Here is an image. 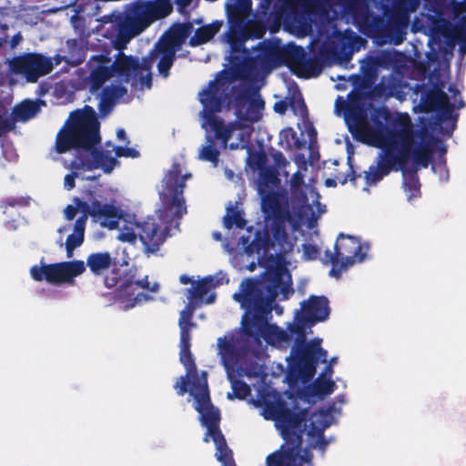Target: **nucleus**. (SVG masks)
Wrapping results in <instances>:
<instances>
[{
  "label": "nucleus",
  "mask_w": 466,
  "mask_h": 466,
  "mask_svg": "<svg viewBox=\"0 0 466 466\" xmlns=\"http://www.w3.org/2000/svg\"><path fill=\"white\" fill-rule=\"evenodd\" d=\"M378 129L375 134L385 144V147L378 157L376 165H371L365 171L368 186L376 185L390 171L403 169L412 156L413 162L422 167H428L432 161V149L428 144H416L415 138L423 139L425 134L415 130L407 113L399 114L387 127L382 121L373 119Z\"/></svg>",
  "instance_id": "1"
},
{
  "label": "nucleus",
  "mask_w": 466,
  "mask_h": 466,
  "mask_svg": "<svg viewBox=\"0 0 466 466\" xmlns=\"http://www.w3.org/2000/svg\"><path fill=\"white\" fill-rule=\"evenodd\" d=\"M86 108L91 111L90 116L80 112L71 115L69 125L58 132L56 151L64 154L71 149H82L88 153L87 157L81 158V166L85 170L100 168L104 173L110 174L119 162L109 151L97 147L101 142L100 124L94 110L87 106Z\"/></svg>",
  "instance_id": "2"
},
{
  "label": "nucleus",
  "mask_w": 466,
  "mask_h": 466,
  "mask_svg": "<svg viewBox=\"0 0 466 466\" xmlns=\"http://www.w3.org/2000/svg\"><path fill=\"white\" fill-rule=\"evenodd\" d=\"M261 211L269 229L257 231L253 240L247 245L248 255H267L274 250L276 256H284L293 249V243L286 229V221L290 218L289 195L285 189L268 190L258 194Z\"/></svg>",
  "instance_id": "3"
},
{
  "label": "nucleus",
  "mask_w": 466,
  "mask_h": 466,
  "mask_svg": "<svg viewBox=\"0 0 466 466\" xmlns=\"http://www.w3.org/2000/svg\"><path fill=\"white\" fill-rule=\"evenodd\" d=\"M272 414L279 423L284 443L280 448L268 454L266 466H312L313 454L309 449H302V422L306 410L294 411L285 403L273 407Z\"/></svg>",
  "instance_id": "4"
},
{
  "label": "nucleus",
  "mask_w": 466,
  "mask_h": 466,
  "mask_svg": "<svg viewBox=\"0 0 466 466\" xmlns=\"http://www.w3.org/2000/svg\"><path fill=\"white\" fill-rule=\"evenodd\" d=\"M228 97V85L219 76L210 80L208 86L198 93V100L203 106L199 112L202 128L207 132H213L214 137L225 145L231 139L236 127L234 123L226 125L216 114L223 110Z\"/></svg>",
  "instance_id": "5"
},
{
  "label": "nucleus",
  "mask_w": 466,
  "mask_h": 466,
  "mask_svg": "<svg viewBox=\"0 0 466 466\" xmlns=\"http://www.w3.org/2000/svg\"><path fill=\"white\" fill-rule=\"evenodd\" d=\"M240 305L246 309L241 322L245 337L257 344L260 343L261 339L271 346L282 347L290 343V335L287 330L276 324L268 323L272 309L261 298L257 301V305Z\"/></svg>",
  "instance_id": "6"
},
{
  "label": "nucleus",
  "mask_w": 466,
  "mask_h": 466,
  "mask_svg": "<svg viewBox=\"0 0 466 466\" xmlns=\"http://www.w3.org/2000/svg\"><path fill=\"white\" fill-rule=\"evenodd\" d=\"M173 10L170 0H137L128 5L118 25L119 35L135 37L156 20L165 18Z\"/></svg>",
  "instance_id": "7"
},
{
  "label": "nucleus",
  "mask_w": 466,
  "mask_h": 466,
  "mask_svg": "<svg viewBox=\"0 0 466 466\" xmlns=\"http://www.w3.org/2000/svg\"><path fill=\"white\" fill-rule=\"evenodd\" d=\"M289 281H284L283 274L279 271L268 274L263 280L246 279L240 284L241 291L235 293L233 299L240 304L257 305L261 297V299L272 308L279 293H281L284 299H288L289 294L294 292L289 275Z\"/></svg>",
  "instance_id": "8"
},
{
  "label": "nucleus",
  "mask_w": 466,
  "mask_h": 466,
  "mask_svg": "<svg viewBox=\"0 0 466 466\" xmlns=\"http://www.w3.org/2000/svg\"><path fill=\"white\" fill-rule=\"evenodd\" d=\"M321 339L315 338L308 342L293 345L287 358L289 374L307 382L313 379L317 365L327 362L328 352L321 347Z\"/></svg>",
  "instance_id": "9"
},
{
  "label": "nucleus",
  "mask_w": 466,
  "mask_h": 466,
  "mask_svg": "<svg viewBox=\"0 0 466 466\" xmlns=\"http://www.w3.org/2000/svg\"><path fill=\"white\" fill-rule=\"evenodd\" d=\"M190 395L195 399V410L200 414V422L207 428V432L203 438L205 442H208L209 438L213 442L225 439L220 428V411L216 408L210 400L208 385V373L203 371L201 378H195L192 381V390Z\"/></svg>",
  "instance_id": "10"
},
{
  "label": "nucleus",
  "mask_w": 466,
  "mask_h": 466,
  "mask_svg": "<svg viewBox=\"0 0 466 466\" xmlns=\"http://www.w3.org/2000/svg\"><path fill=\"white\" fill-rule=\"evenodd\" d=\"M365 258L366 253L362 252L359 238L339 233L334 245V252L325 251L324 263L332 265L329 275L339 279L342 271L356 263L362 262Z\"/></svg>",
  "instance_id": "11"
},
{
  "label": "nucleus",
  "mask_w": 466,
  "mask_h": 466,
  "mask_svg": "<svg viewBox=\"0 0 466 466\" xmlns=\"http://www.w3.org/2000/svg\"><path fill=\"white\" fill-rule=\"evenodd\" d=\"M191 174L181 176L180 165L175 163L168 172L165 190L160 195L162 201L161 214L167 222L176 218H182L187 213L186 201L183 197L187 178Z\"/></svg>",
  "instance_id": "12"
},
{
  "label": "nucleus",
  "mask_w": 466,
  "mask_h": 466,
  "mask_svg": "<svg viewBox=\"0 0 466 466\" xmlns=\"http://www.w3.org/2000/svg\"><path fill=\"white\" fill-rule=\"evenodd\" d=\"M159 219L165 224L164 228L161 227L154 217H147L145 220L137 221L135 223L136 231L130 235L131 239H135L138 237L143 245L144 253L147 257L156 254L159 250L169 235L171 227L174 226V228H178L181 218H176L170 222H167L162 217L160 208Z\"/></svg>",
  "instance_id": "13"
},
{
  "label": "nucleus",
  "mask_w": 466,
  "mask_h": 466,
  "mask_svg": "<svg viewBox=\"0 0 466 466\" xmlns=\"http://www.w3.org/2000/svg\"><path fill=\"white\" fill-rule=\"evenodd\" d=\"M86 270L83 260H71L59 263L34 265L30 268V275L35 281L46 280L48 283L58 285L62 283H74V279Z\"/></svg>",
  "instance_id": "14"
},
{
  "label": "nucleus",
  "mask_w": 466,
  "mask_h": 466,
  "mask_svg": "<svg viewBox=\"0 0 466 466\" xmlns=\"http://www.w3.org/2000/svg\"><path fill=\"white\" fill-rule=\"evenodd\" d=\"M53 63L50 57L40 53H24L14 56L8 62L9 71L17 76H22L29 83H35L44 76L53 70Z\"/></svg>",
  "instance_id": "15"
},
{
  "label": "nucleus",
  "mask_w": 466,
  "mask_h": 466,
  "mask_svg": "<svg viewBox=\"0 0 466 466\" xmlns=\"http://www.w3.org/2000/svg\"><path fill=\"white\" fill-rule=\"evenodd\" d=\"M143 289L151 292H157L158 284L155 283L150 286L148 277L145 276L143 279L137 278V268L132 266L124 271L120 270V288L115 290V297L120 300L132 301L131 307L143 300H147L150 297L143 292L135 295L136 290Z\"/></svg>",
  "instance_id": "16"
},
{
  "label": "nucleus",
  "mask_w": 466,
  "mask_h": 466,
  "mask_svg": "<svg viewBox=\"0 0 466 466\" xmlns=\"http://www.w3.org/2000/svg\"><path fill=\"white\" fill-rule=\"evenodd\" d=\"M114 76H117L122 82L131 84L132 86L143 89L151 88V73L146 76H139V58L137 56H127L119 51L114 62H111Z\"/></svg>",
  "instance_id": "17"
},
{
  "label": "nucleus",
  "mask_w": 466,
  "mask_h": 466,
  "mask_svg": "<svg viewBox=\"0 0 466 466\" xmlns=\"http://www.w3.org/2000/svg\"><path fill=\"white\" fill-rule=\"evenodd\" d=\"M410 23V17L407 13L394 12L388 16L387 24L383 17L374 15L372 24L369 25V32H380L386 29L387 35L395 45L401 44L406 35V29Z\"/></svg>",
  "instance_id": "18"
},
{
  "label": "nucleus",
  "mask_w": 466,
  "mask_h": 466,
  "mask_svg": "<svg viewBox=\"0 0 466 466\" xmlns=\"http://www.w3.org/2000/svg\"><path fill=\"white\" fill-rule=\"evenodd\" d=\"M239 339L234 335L220 337L218 339V354L227 372H238L242 374L241 359L243 352L238 347Z\"/></svg>",
  "instance_id": "19"
},
{
  "label": "nucleus",
  "mask_w": 466,
  "mask_h": 466,
  "mask_svg": "<svg viewBox=\"0 0 466 466\" xmlns=\"http://www.w3.org/2000/svg\"><path fill=\"white\" fill-rule=\"evenodd\" d=\"M86 66L89 69V91L92 94L98 92L104 84L114 76L111 58L107 55L92 56Z\"/></svg>",
  "instance_id": "20"
},
{
  "label": "nucleus",
  "mask_w": 466,
  "mask_h": 466,
  "mask_svg": "<svg viewBox=\"0 0 466 466\" xmlns=\"http://www.w3.org/2000/svg\"><path fill=\"white\" fill-rule=\"evenodd\" d=\"M309 326L326 320L330 313L329 299L325 296L311 295L308 300L301 303V312H299Z\"/></svg>",
  "instance_id": "21"
},
{
  "label": "nucleus",
  "mask_w": 466,
  "mask_h": 466,
  "mask_svg": "<svg viewBox=\"0 0 466 466\" xmlns=\"http://www.w3.org/2000/svg\"><path fill=\"white\" fill-rule=\"evenodd\" d=\"M91 218L94 221L99 222L103 228L115 229L118 227L121 210L114 204L102 203L94 199Z\"/></svg>",
  "instance_id": "22"
},
{
  "label": "nucleus",
  "mask_w": 466,
  "mask_h": 466,
  "mask_svg": "<svg viewBox=\"0 0 466 466\" xmlns=\"http://www.w3.org/2000/svg\"><path fill=\"white\" fill-rule=\"evenodd\" d=\"M214 289V277L207 276L198 281L193 282L191 288L187 289V299L197 300L200 304H212L216 299V294L211 293L206 299L205 296Z\"/></svg>",
  "instance_id": "23"
},
{
  "label": "nucleus",
  "mask_w": 466,
  "mask_h": 466,
  "mask_svg": "<svg viewBox=\"0 0 466 466\" xmlns=\"http://www.w3.org/2000/svg\"><path fill=\"white\" fill-rule=\"evenodd\" d=\"M179 360L180 362L184 365L187 377H192V381L194 379L199 378L197 374V366L195 363V359L190 351L191 347V337H184L179 339Z\"/></svg>",
  "instance_id": "24"
},
{
  "label": "nucleus",
  "mask_w": 466,
  "mask_h": 466,
  "mask_svg": "<svg viewBox=\"0 0 466 466\" xmlns=\"http://www.w3.org/2000/svg\"><path fill=\"white\" fill-rule=\"evenodd\" d=\"M222 22L214 21L209 25L198 27L195 34L190 37L188 45L190 46H198L210 41L220 30Z\"/></svg>",
  "instance_id": "25"
},
{
  "label": "nucleus",
  "mask_w": 466,
  "mask_h": 466,
  "mask_svg": "<svg viewBox=\"0 0 466 466\" xmlns=\"http://www.w3.org/2000/svg\"><path fill=\"white\" fill-rule=\"evenodd\" d=\"M157 51L160 54L157 63L158 73L163 77H167L176 59V49L168 43H160L157 46Z\"/></svg>",
  "instance_id": "26"
},
{
  "label": "nucleus",
  "mask_w": 466,
  "mask_h": 466,
  "mask_svg": "<svg viewBox=\"0 0 466 466\" xmlns=\"http://www.w3.org/2000/svg\"><path fill=\"white\" fill-rule=\"evenodd\" d=\"M265 102L259 94L254 93L250 96L248 105L242 114L240 120L255 123L260 120Z\"/></svg>",
  "instance_id": "27"
},
{
  "label": "nucleus",
  "mask_w": 466,
  "mask_h": 466,
  "mask_svg": "<svg viewBox=\"0 0 466 466\" xmlns=\"http://www.w3.org/2000/svg\"><path fill=\"white\" fill-rule=\"evenodd\" d=\"M306 58L304 49L295 44L288 45L281 47L280 63H283L290 67L301 66Z\"/></svg>",
  "instance_id": "28"
},
{
  "label": "nucleus",
  "mask_w": 466,
  "mask_h": 466,
  "mask_svg": "<svg viewBox=\"0 0 466 466\" xmlns=\"http://www.w3.org/2000/svg\"><path fill=\"white\" fill-rule=\"evenodd\" d=\"M112 264V258L108 252H97L90 254L86 258V268L95 275H101L108 269Z\"/></svg>",
  "instance_id": "29"
},
{
  "label": "nucleus",
  "mask_w": 466,
  "mask_h": 466,
  "mask_svg": "<svg viewBox=\"0 0 466 466\" xmlns=\"http://www.w3.org/2000/svg\"><path fill=\"white\" fill-rule=\"evenodd\" d=\"M193 31V25L190 22L178 24L174 26L169 33V35L166 41L163 43H168L176 49V47L180 46L187 37L191 35Z\"/></svg>",
  "instance_id": "30"
},
{
  "label": "nucleus",
  "mask_w": 466,
  "mask_h": 466,
  "mask_svg": "<svg viewBox=\"0 0 466 466\" xmlns=\"http://www.w3.org/2000/svg\"><path fill=\"white\" fill-rule=\"evenodd\" d=\"M40 108L36 102L32 100H25L19 105L15 106L13 109V117L15 121L25 122L33 118Z\"/></svg>",
  "instance_id": "31"
},
{
  "label": "nucleus",
  "mask_w": 466,
  "mask_h": 466,
  "mask_svg": "<svg viewBox=\"0 0 466 466\" xmlns=\"http://www.w3.org/2000/svg\"><path fill=\"white\" fill-rule=\"evenodd\" d=\"M117 97L118 91L116 87L111 86L102 88L98 103V110L102 116H106L112 111Z\"/></svg>",
  "instance_id": "32"
},
{
  "label": "nucleus",
  "mask_w": 466,
  "mask_h": 466,
  "mask_svg": "<svg viewBox=\"0 0 466 466\" xmlns=\"http://www.w3.org/2000/svg\"><path fill=\"white\" fill-rule=\"evenodd\" d=\"M447 94L441 88H435L426 94L423 101L425 111H438L444 104L448 103Z\"/></svg>",
  "instance_id": "33"
},
{
  "label": "nucleus",
  "mask_w": 466,
  "mask_h": 466,
  "mask_svg": "<svg viewBox=\"0 0 466 466\" xmlns=\"http://www.w3.org/2000/svg\"><path fill=\"white\" fill-rule=\"evenodd\" d=\"M403 172V187L408 195V199L411 200L420 196V183L416 170H404Z\"/></svg>",
  "instance_id": "34"
},
{
  "label": "nucleus",
  "mask_w": 466,
  "mask_h": 466,
  "mask_svg": "<svg viewBox=\"0 0 466 466\" xmlns=\"http://www.w3.org/2000/svg\"><path fill=\"white\" fill-rule=\"evenodd\" d=\"M309 326V322L306 321L304 317H302L299 312L296 316V322L290 323L288 328L287 331L290 335V338L294 335L295 336V341L294 345L302 344L307 341V333H306V327Z\"/></svg>",
  "instance_id": "35"
},
{
  "label": "nucleus",
  "mask_w": 466,
  "mask_h": 466,
  "mask_svg": "<svg viewBox=\"0 0 466 466\" xmlns=\"http://www.w3.org/2000/svg\"><path fill=\"white\" fill-rule=\"evenodd\" d=\"M236 372H227L228 379L230 381L232 393H228V399L245 400L251 393V389L245 381L235 378Z\"/></svg>",
  "instance_id": "36"
},
{
  "label": "nucleus",
  "mask_w": 466,
  "mask_h": 466,
  "mask_svg": "<svg viewBox=\"0 0 466 466\" xmlns=\"http://www.w3.org/2000/svg\"><path fill=\"white\" fill-rule=\"evenodd\" d=\"M280 183L278 172L274 167H267L260 172V181L258 183V194H263L268 190H274L272 187H277Z\"/></svg>",
  "instance_id": "37"
},
{
  "label": "nucleus",
  "mask_w": 466,
  "mask_h": 466,
  "mask_svg": "<svg viewBox=\"0 0 466 466\" xmlns=\"http://www.w3.org/2000/svg\"><path fill=\"white\" fill-rule=\"evenodd\" d=\"M247 220L243 217V211L229 206L227 208V213L223 217V225L227 229H231L233 226L238 228H244L246 227Z\"/></svg>",
  "instance_id": "38"
},
{
  "label": "nucleus",
  "mask_w": 466,
  "mask_h": 466,
  "mask_svg": "<svg viewBox=\"0 0 466 466\" xmlns=\"http://www.w3.org/2000/svg\"><path fill=\"white\" fill-rule=\"evenodd\" d=\"M336 389L335 382L330 379H323L321 375L317 378L310 387L312 396L323 398L330 395Z\"/></svg>",
  "instance_id": "39"
},
{
  "label": "nucleus",
  "mask_w": 466,
  "mask_h": 466,
  "mask_svg": "<svg viewBox=\"0 0 466 466\" xmlns=\"http://www.w3.org/2000/svg\"><path fill=\"white\" fill-rule=\"evenodd\" d=\"M216 446V458L222 466H237L233 458L232 451L228 447L226 439L214 442Z\"/></svg>",
  "instance_id": "40"
},
{
  "label": "nucleus",
  "mask_w": 466,
  "mask_h": 466,
  "mask_svg": "<svg viewBox=\"0 0 466 466\" xmlns=\"http://www.w3.org/2000/svg\"><path fill=\"white\" fill-rule=\"evenodd\" d=\"M289 106L291 108L293 114L299 116L303 121L309 119L308 107L300 93L293 95L290 97Z\"/></svg>",
  "instance_id": "41"
},
{
  "label": "nucleus",
  "mask_w": 466,
  "mask_h": 466,
  "mask_svg": "<svg viewBox=\"0 0 466 466\" xmlns=\"http://www.w3.org/2000/svg\"><path fill=\"white\" fill-rule=\"evenodd\" d=\"M259 55L264 58L280 63L281 47H278L270 43L261 42L258 46Z\"/></svg>",
  "instance_id": "42"
},
{
  "label": "nucleus",
  "mask_w": 466,
  "mask_h": 466,
  "mask_svg": "<svg viewBox=\"0 0 466 466\" xmlns=\"http://www.w3.org/2000/svg\"><path fill=\"white\" fill-rule=\"evenodd\" d=\"M192 313H187L181 310L178 319V326L180 329V338L191 337L190 329L195 328L197 324L192 321Z\"/></svg>",
  "instance_id": "43"
},
{
  "label": "nucleus",
  "mask_w": 466,
  "mask_h": 466,
  "mask_svg": "<svg viewBox=\"0 0 466 466\" xmlns=\"http://www.w3.org/2000/svg\"><path fill=\"white\" fill-rule=\"evenodd\" d=\"M250 96L251 94H249L247 90H240L234 96L233 106L235 108V114L238 119L241 118Z\"/></svg>",
  "instance_id": "44"
},
{
  "label": "nucleus",
  "mask_w": 466,
  "mask_h": 466,
  "mask_svg": "<svg viewBox=\"0 0 466 466\" xmlns=\"http://www.w3.org/2000/svg\"><path fill=\"white\" fill-rule=\"evenodd\" d=\"M453 109H454L453 104H451L450 102V100H448V103L444 104L443 106H441L438 110V112H439L438 119H439L440 122H445V121L450 120L451 118H453V120H454L451 130L450 131H445L444 132L445 134L451 135L452 131L455 128V122L457 121L458 115H456L455 116H452Z\"/></svg>",
  "instance_id": "45"
},
{
  "label": "nucleus",
  "mask_w": 466,
  "mask_h": 466,
  "mask_svg": "<svg viewBox=\"0 0 466 466\" xmlns=\"http://www.w3.org/2000/svg\"><path fill=\"white\" fill-rule=\"evenodd\" d=\"M309 434H312L313 436L316 437L315 441L310 443L311 448H318L322 451V453H324L329 442L325 439L323 429H312L311 431H309Z\"/></svg>",
  "instance_id": "46"
},
{
  "label": "nucleus",
  "mask_w": 466,
  "mask_h": 466,
  "mask_svg": "<svg viewBox=\"0 0 466 466\" xmlns=\"http://www.w3.org/2000/svg\"><path fill=\"white\" fill-rule=\"evenodd\" d=\"M84 238L85 237L74 232L67 236L66 240V249L67 258H71L74 249L80 247L83 244Z\"/></svg>",
  "instance_id": "47"
},
{
  "label": "nucleus",
  "mask_w": 466,
  "mask_h": 466,
  "mask_svg": "<svg viewBox=\"0 0 466 466\" xmlns=\"http://www.w3.org/2000/svg\"><path fill=\"white\" fill-rule=\"evenodd\" d=\"M379 62L375 57H369L367 61L361 65V71L366 78L372 79L377 76V66Z\"/></svg>",
  "instance_id": "48"
},
{
  "label": "nucleus",
  "mask_w": 466,
  "mask_h": 466,
  "mask_svg": "<svg viewBox=\"0 0 466 466\" xmlns=\"http://www.w3.org/2000/svg\"><path fill=\"white\" fill-rule=\"evenodd\" d=\"M200 157L206 161L218 164L219 158V151L212 145H208L202 147Z\"/></svg>",
  "instance_id": "49"
},
{
  "label": "nucleus",
  "mask_w": 466,
  "mask_h": 466,
  "mask_svg": "<svg viewBox=\"0 0 466 466\" xmlns=\"http://www.w3.org/2000/svg\"><path fill=\"white\" fill-rule=\"evenodd\" d=\"M105 286L107 288H120V268H114L104 279Z\"/></svg>",
  "instance_id": "50"
},
{
  "label": "nucleus",
  "mask_w": 466,
  "mask_h": 466,
  "mask_svg": "<svg viewBox=\"0 0 466 466\" xmlns=\"http://www.w3.org/2000/svg\"><path fill=\"white\" fill-rule=\"evenodd\" d=\"M360 177V174H357L353 166L350 164L349 172L346 175H337V179L341 185H345L348 181L355 184L356 180Z\"/></svg>",
  "instance_id": "51"
},
{
  "label": "nucleus",
  "mask_w": 466,
  "mask_h": 466,
  "mask_svg": "<svg viewBox=\"0 0 466 466\" xmlns=\"http://www.w3.org/2000/svg\"><path fill=\"white\" fill-rule=\"evenodd\" d=\"M192 384V377H187V373H186L185 376H181L179 378V380L176 382L174 385L175 390H177V393L179 396L185 395V393L187 391V384L189 382Z\"/></svg>",
  "instance_id": "52"
},
{
  "label": "nucleus",
  "mask_w": 466,
  "mask_h": 466,
  "mask_svg": "<svg viewBox=\"0 0 466 466\" xmlns=\"http://www.w3.org/2000/svg\"><path fill=\"white\" fill-rule=\"evenodd\" d=\"M319 249L313 244L303 245V256L308 260H315L319 256Z\"/></svg>",
  "instance_id": "53"
},
{
  "label": "nucleus",
  "mask_w": 466,
  "mask_h": 466,
  "mask_svg": "<svg viewBox=\"0 0 466 466\" xmlns=\"http://www.w3.org/2000/svg\"><path fill=\"white\" fill-rule=\"evenodd\" d=\"M73 201L76 207L78 208V210H81L83 212L82 216H86V218L88 216L91 217V212L93 209V200L90 204H88L87 202L81 200L79 198L75 197Z\"/></svg>",
  "instance_id": "54"
},
{
  "label": "nucleus",
  "mask_w": 466,
  "mask_h": 466,
  "mask_svg": "<svg viewBox=\"0 0 466 466\" xmlns=\"http://www.w3.org/2000/svg\"><path fill=\"white\" fill-rule=\"evenodd\" d=\"M114 151L116 153V157H136L138 155V152L136 149L127 147H120V146L115 147Z\"/></svg>",
  "instance_id": "55"
},
{
  "label": "nucleus",
  "mask_w": 466,
  "mask_h": 466,
  "mask_svg": "<svg viewBox=\"0 0 466 466\" xmlns=\"http://www.w3.org/2000/svg\"><path fill=\"white\" fill-rule=\"evenodd\" d=\"M304 185V176L302 173L298 170L296 171L290 179V187L293 192L300 189L302 186Z\"/></svg>",
  "instance_id": "56"
},
{
  "label": "nucleus",
  "mask_w": 466,
  "mask_h": 466,
  "mask_svg": "<svg viewBox=\"0 0 466 466\" xmlns=\"http://www.w3.org/2000/svg\"><path fill=\"white\" fill-rule=\"evenodd\" d=\"M431 32L433 34H441L444 31L445 26V20L442 18H437V17H431Z\"/></svg>",
  "instance_id": "57"
},
{
  "label": "nucleus",
  "mask_w": 466,
  "mask_h": 466,
  "mask_svg": "<svg viewBox=\"0 0 466 466\" xmlns=\"http://www.w3.org/2000/svg\"><path fill=\"white\" fill-rule=\"evenodd\" d=\"M86 216H80L75 222L74 233L79 234L85 237V229L86 224Z\"/></svg>",
  "instance_id": "58"
},
{
  "label": "nucleus",
  "mask_w": 466,
  "mask_h": 466,
  "mask_svg": "<svg viewBox=\"0 0 466 466\" xmlns=\"http://www.w3.org/2000/svg\"><path fill=\"white\" fill-rule=\"evenodd\" d=\"M281 135L286 139L290 137L297 148L301 147V142L298 139L296 132L291 127L282 130Z\"/></svg>",
  "instance_id": "59"
},
{
  "label": "nucleus",
  "mask_w": 466,
  "mask_h": 466,
  "mask_svg": "<svg viewBox=\"0 0 466 466\" xmlns=\"http://www.w3.org/2000/svg\"><path fill=\"white\" fill-rule=\"evenodd\" d=\"M152 67V59L149 57H145L142 61L139 60V76H145L143 73L147 72V74L150 73V69Z\"/></svg>",
  "instance_id": "60"
},
{
  "label": "nucleus",
  "mask_w": 466,
  "mask_h": 466,
  "mask_svg": "<svg viewBox=\"0 0 466 466\" xmlns=\"http://www.w3.org/2000/svg\"><path fill=\"white\" fill-rule=\"evenodd\" d=\"M76 173L66 174L64 178V187L66 190H71L76 186Z\"/></svg>",
  "instance_id": "61"
},
{
  "label": "nucleus",
  "mask_w": 466,
  "mask_h": 466,
  "mask_svg": "<svg viewBox=\"0 0 466 466\" xmlns=\"http://www.w3.org/2000/svg\"><path fill=\"white\" fill-rule=\"evenodd\" d=\"M289 103L286 100H280L274 104V111L280 115H284L288 110Z\"/></svg>",
  "instance_id": "62"
},
{
  "label": "nucleus",
  "mask_w": 466,
  "mask_h": 466,
  "mask_svg": "<svg viewBox=\"0 0 466 466\" xmlns=\"http://www.w3.org/2000/svg\"><path fill=\"white\" fill-rule=\"evenodd\" d=\"M78 208L73 205H67L65 208V217L67 220H72L77 214Z\"/></svg>",
  "instance_id": "63"
},
{
  "label": "nucleus",
  "mask_w": 466,
  "mask_h": 466,
  "mask_svg": "<svg viewBox=\"0 0 466 466\" xmlns=\"http://www.w3.org/2000/svg\"><path fill=\"white\" fill-rule=\"evenodd\" d=\"M201 304L197 300H188V303L184 308L183 311H186L187 313H192L194 315L195 309L197 307L200 306Z\"/></svg>",
  "instance_id": "64"
}]
</instances>
